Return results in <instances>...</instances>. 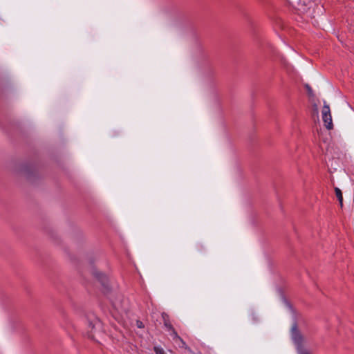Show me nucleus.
Here are the masks:
<instances>
[{"instance_id":"12","label":"nucleus","mask_w":354,"mask_h":354,"mask_svg":"<svg viewBox=\"0 0 354 354\" xmlns=\"http://www.w3.org/2000/svg\"><path fill=\"white\" fill-rule=\"evenodd\" d=\"M306 88L308 95L310 96L313 95V89L311 88V87L308 84H306Z\"/></svg>"},{"instance_id":"3","label":"nucleus","mask_w":354,"mask_h":354,"mask_svg":"<svg viewBox=\"0 0 354 354\" xmlns=\"http://www.w3.org/2000/svg\"><path fill=\"white\" fill-rule=\"evenodd\" d=\"M101 326V323L99 320H95L94 322H89L88 328L91 330L88 336L89 338L94 339L93 332L97 328H100Z\"/></svg>"},{"instance_id":"2","label":"nucleus","mask_w":354,"mask_h":354,"mask_svg":"<svg viewBox=\"0 0 354 354\" xmlns=\"http://www.w3.org/2000/svg\"><path fill=\"white\" fill-rule=\"evenodd\" d=\"M291 337L292 339L295 343V344L297 346V349H301L302 348V342H303V337L301 334V333L299 331L297 328V324L296 323H294V324L292 326L291 328Z\"/></svg>"},{"instance_id":"4","label":"nucleus","mask_w":354,"mask_h":354,"mask_svg":"<svg viewBox=\"0 0 354 354\" xmlns=\"http://www.w3.org/2000/svg\"><path fill=\"white\" fill-rule=\"evenodd\" d=\"M94 275L102 283V286L106 287V277L104 274L98 272H95Z\"/></svg>"},{"instance_id":"10","label":"nucleus","mask_w":354,"mask_h":354,"mask_svg":"<svg viewBox=\"0 0 354 354\" xmlns=\"http://www.w3.org/2000/svg\"><path fill=\"white\" fill-rule=\"evenodd\" d=\"M291 5L296 6L299 4L301 0H287Z\"/></svg>"},{"instance_id":"7","label":"nucleus","mask_w":354,"mask_h":354,"mask_svg":"<svg viewBox=\"0 0 354 354\" xmlns=\"http://www.w3.org/2000/svg\"><path fill=\"white\" fill-rule=\"evenodd\" d=\"M153 351L156 354H166L164 349L160 346H154Z\"/></svg>"},{"instance_id":"11","label":"nucleus","mask_w":354,"mask_h":354,"mask_svg":"<svg viewBox=\"0 0 354 354\" xmlns=\"http://www.w3.org/2000/svg\"><path fill=\"white\" fill-rule=\"evenodd\" d=\"M136 326L139 328H143L145 327V325L142 321L137 320L136 321Z\"/></svg>"},{"instance_id":"8","label":"nucleus","mask_w":354,"mask_h":354,"mask_svg":"<svg viewBox=\"0 0 354 354\" xmlns=\"http://www.w3.org/2000/svg\"><path fill=\"white\" fill-rule=\"evenodd\" d=\"M164 326H165V327L166 328V329H167V331H169L170 330H171V329H173V328H174V327H173V326L171 325V322H170V321H169V320H168V321H165V322H164Z\"/></svg>"},{"instance_id":"9","label":"nucleus","mask_w":354,"mask_h":354,"mask_svg":"<svg viewBox=\"0 0 354 354\" xmlns=\"http://www.w3.org/2000/svg\"><path fill=\"white\" fill-rule=\"evenodd\" d=\"M178 340L180 342V344H179V346L180 348H185V349H187V350H189V348L187 346L186 343L183 341V339L181 337Z\"/></svg>"},{"instance_id":"6","label":"nucleus","mask_w":354,"mask_h":354,"mask_svg":"<svg viewBox=\"0 0 354 354\" xmlns=\"http://www.w3.org/2000/svg\"><path fill=\"white\" fill-rule=\"evenodd\" d=\"M169 332L170 335L172 337L173 339L178 340L180 338V337L178 335V333L176 331V330L174 329V328L173 329L170 330Z\"/></svg>"},{"instance_id":"13","label":"nucleus","mask_w":354,"mask_h":354,"mask_svg":"<svg viewBox=\"0 0 354 354\" xmlns=\"http://www.w3.org/2000/svg\"><path fill=\"white\" fill-rule=\"evenodd\" d=\"M162 319H163V322H165V321L169 320V315L167 313H162Z\"/></svg>"},{"instance_id":"5","label":"nucleus","mask_w":354,"mask_h":354,"mask_svg":"<svg viewBox=\"0 0 354 354\" xmlns=\"http://www.w3.org/2000/svg\"><path fill=\"white\" fill-rule=\"evenodd\" d=\"M335 192L336 197L337 198V200L339 203L340 206L342 207L343 206V196H342V192L341 189L338 187H335Z\"/></svg>"},{"instance_id":"1","label":"nucleus","mask_w":354,"mask_h":354,"mask_svg":"<svg viewBox=\"0 0 354 354\" xmlns=\"http://www.w3.org/2000/svg\"><path fill=\"white\" fill-rule=\"evenodd\" d=\"M322 120L324 122L325 127L328 129H332L333 127L332 117L330 113V109L329 105L326 104L324 102L323 109H322Z\"/></svg>"},{"instance_id":"14","label":"nucleus","mask_w":354,"mask_h":354,"mask_svg":"<svg viewBox=\"0 0 354 354\" xmlns=\"http://www.w3.org/2000/svg\"><path fill=\"white\" fill-rule=\"evenodd\" d=\"M297 351L299 354H309L308 352L304 348L299 349Z\"/></svg>"}]
</instances>
